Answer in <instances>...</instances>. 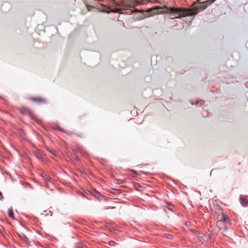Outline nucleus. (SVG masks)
<instances>
[{
    "instance_id": "nucleus-1",
    "label": "nucleus",
    "mask_w": 248,
    "mask_h": 248,
    "mask_svg": "<svg viewBox=\"0 0 248 248\" xmlns=\"http://www.w3.org/2000/svg\"><path fill=\"white\" fill-rule=\"evenodd\" d=\"M216 0H207L202 1V0H198L196 3L194 4L193 8L184 9L181 8H168L166 6L159 7L156 6L152 8H150L146 11H140L136 10L137 13L146 12L148 14L145 16V17H148L160 13L159 10L162 9V13L170 14L169 18L171 19L176 18H181L182 17H186L190 16L196 15L199 12L205 9L208 6L213 3Z\"/></svg>"
},
{
    "instance_id": "nucleus-2",
    "label": "nucleus",
    "mask_w": 248,
    "mask_h": 248,
    "mask_svg": "<svg viewBox=\"0 0 248 248\" xmlns=\"http://www.w3.org/2000/svg\"><path fill=\"white\" fill-rule=\"evenodd\" d=\"M138 1H131L127 0H122L120 2H115L113 7L115 8L111 9L110 11L107 12L109 13L110 12L112 13H117L122 14L121 10H126L130 8H134L138 5Z\"/></svg>"
},
{
    "instance_id": "nucleus-3",
    "label": "nucleus",
    "mask_w": 248,
    "mask_h": 248,
    "mask_svg": "<svg viewBox=\"0 0 248 248\" xmlns=\"http://www.w3.org/2000/svg\"><path fill=\"white\" fill-rule=\"evenodd\" d=\"M241 203L242 205H246L248 203V201L244 197H241L240 198Z\"/></svg>"
},
{
    "instance_id": "nucleus-4",
    "label": "nucleus",
    "mask_w": 248,
    "mask_h": 248,
    "mask_svg": "<svg viewBox=\"0 0 248 248\" xmlns=\"http://www.w3.org/2000/svg\"><path fill=\"white\" fill-rule=\"evenodd\" d=\"M31 100L36 103H41L44 101V99L40 97L32 98Z\"/></svg>"
},
{
    "instance_id": "nucleus-5",
    "label": "nucleus",
    "mask_w": 248,
    "mask_h": 248,
    "mask_svg": "<svg viewBox=\"0 0 248 248\" xmlns=\"http://www.w3.org/2000/svg\"><path fill=\"white\" fill-rule=\"evenodd\" d=\"M35 155L38 158H41L43 156V153L41 151L37 150L35 152Z\"/></svg>"
},
{
    "instance_id": "nucleus-6",
    "label": "nucleus",
    "mask_w": 248,
    "mask_h": 248,
    "mask_svg": "<svg viewBox=\"0 0 248 248\" xmlns=\"http://www.w3.org/2000/svg\"><path fill=\"white\" fill-rule=\"evenodd\" d=\"M151 2V0H142L141 1H138V5H140V4H148L149 2Z\"/></svg>"
},
{
    "instance_id": "nucleus-7",
    "label": "nucleus",
    "mask_w": 248,
    "mask_h": 248,
    "mask_svg": "<svg viewBox=\"0 0 248 248\" xmlns=\"http://www.w3.org/2000/svg\"><path fill=\"white\" fill-rule=\"evenodd\" d=\"M43 177L44 178V179L46 180L47 181L50 182H52V178L48 175L45 174H44V175Z\"/></svg>"
},
{
    "instance_id": "nucleus-8",
    "label": "nucleus",
    "mask_w": 248,
    "mask_h": 248,
    "mask_svg": "<svg viewBox=\"0 0 248 248\" xmlns=\"http://www.w3.org/2000/svg\"><path fill=\"white\" fill-rule=\"evenodd\" d=\"M204 102L202 100L198 101L196 102V103H191V104L193 105H196V106H201L203 104Z\"/></svg>"
},
{
    "instance_id": "nucleus-9",
    "label": "nucleus",
    "mask_w": 248,
    "mask_h": 248,
    "mask_svg": "<svg viewBox=\"0 0 248 248\" xmlns=\"http://www.w3.org/2000/svg\"><path fill=\"white\" fill-rule=\"evenodd\" d=\"M8 215H9V217H11V218H14V214H13L12 209H9Z\"/></svg>"
},
{
    "instance_id": "nucleus-10",
    "label": "nucleus",
    "mask_w": 248,
    "mask_h": 248,
    "mask_svg": "<svg viewBox=\"0 0 248 248\" xmlns=\"http://www.w3.org/2000/svg\"><path fill=\"white\" fill-rule=\"evenodd\" d=\"M222 220L224 222H227L229 220V218L227 216L223 214L222 217Z\"/></svg>"
},
{
    "instance_id": "nucleus-11",
    "label": "nucleus",
    "mask_w": 248,
    "mask_h": 248,
    "mask_svg": "<svg viewBox=\"0 0 248 248\" xmlns=\"http://www.w3.org/2000/svg\"><path fill=\"white\" fill-rule=\"evenodd\" d=\"M19 237H20V238L21 239H22L23 240L27 242V240H28V238L25 235H24V234H20L19 235Z\"/></svg>"
},
{
    "instance_id": "nucleus-12",
    "label": "nucleus",
    "mask_w": 248,
    "mask_h": 248,
    "mask_svg": "<svg viewBox=\"0 0 248 248\" xmlns=\"http://www.w3.org/2000/svg\"><path fill=\"white\" fill-rule=\"evenodd\" d=\"M166 207L169 210L172 211H173V208H174V206L170 205V204H167Z\"/></svg>"
},
{
    "instance_id": "nucleus-13",
    "label": "nucleus",
    "mask_w": 248,
    "mask_h": 248,
    "mask_svg": "<svg viewBox=\"0 0 248 248\" xmlns=\"http://www.w3.org/2000/svg\"><path fill=\"white\" fill-rule=\"evenodd\" d=\"M93 194L96 197H98V196L99 195V193L97 192L96 190H93Z\"/></svg>"
},
{
    "instance_id": "nucleus-14",
    "label": "nucleus",
    "mask_w": 248,
    "mask_h": 248,
    "mask_svg": "<svg viewBox=\"0 0 248 248\" xmlns=\"http://www.w3.org/2000/svg\"><path fill=\"white\" fill-rule=\"evenodd\" d=\"M108 245L110 246H115V242H114V241H110L109 243H108Z\"/></svg>"
},
{
    "instance_id": "nucleus-15",
    "label": "nucleus",
    "mask_w": 248,
    "mask_h": 248,
    "mask_svg": "<svg viewBox=\"0 0 248 248\" xmlns=\"http://www.w3.org/2000/svg\"><path fill=\"white\" fill-rule=\"evenodd\" d=\"M93 6H90V5H87V8L88 9V10L89 11H90L91 10V9L93 8Z\"/></svg>"
},
{
    "instance_id": "nucleus-16",
    "label": "nucleus",
    "mask_w": 248,
    "mask_h": 248,
    "mask_svg": "<svg viewBox=\"0 0 248 248\" xmlns=\"http://www.w3.org/2000/svg\"><path fill=\"white\" fill-rule=\"evenodd\" d=\"M166 237L168 239H171L172 238V236L171 234H167Z\"/></svg>"
},
{
    "instance_id": "nucleus-17",
    "label": "nucleus",
    "mask_w": 248,
    "mask_h": 248,
    "mask_svg": "<svg viewBox=\"0 0 248 248\" xmlns=\"http://www.w3.org/2000/svg\"><path fill=\"white\" fill-rule=\"evenodd\" d=\"M117 181V183L119 184L122 183V181L120 179H118Z\"/></svg>"
},
{
    "instance_id": "nucleus-18",
    "label": "nucleus",
    "mask_w": 248,
    "mask_h": 248,
    "mask_svg": "<svg viewBox=\"0 0 248 248\" xmlns=\"http://www.w3.org/2000/svg\"><path fill=\"white\" fill-rule=\"evenodd\" d=\"M158 1L156 0H151V2H157Z\"/></svg>"
},
{
    "instance_id": "nucleus-19",
    "label": "nucleus",
    "mask_w": 248,
    "mask_h": 248,
    "mask_svg": "<svg viewBox=\"0 0 248 248\" xmlns=\"http://www.w3.org/2000/svg\"><path fill=\"white\" fill-rule=\"evenodd\" d=\"M2 198V195L1 193L0 192V199H1Z\"/></svg>"
},
{
    "instance_id": "nucleus-20",
    "label": "nucleus",
    "mask_w": 248,
    "mask_h": 248,
    "mask_svg": "<svg viewBox=\"0 0 248 248\" xmlns=\"http://www.w3.org/2000/svg\"><path fill=\"white\" fill-rule=\"evenodd\" d=\"M49 152L52 153L53 155H55V154L54 153H53L52 151H51L50 150H49Z\"/></svg>"
}]
</instances>
